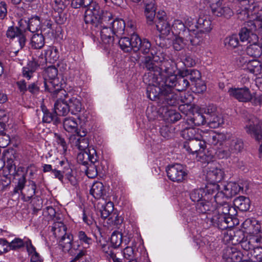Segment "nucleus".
<instances>
[{
	"instance_id": "54",
	"label": "nucleus",
	"mask_w": 262,
	"mask_h": 262,
	"mask_svg": "<svg viewBox=\"0 0 262 262\" xmlns=\"http://www.w3.org/2000/svg\"><path fill=\"white\" fill-rule=\"evenodd\" d=\"M223 122V119L218 114L208 116L206 117V123L210 127L212 128L219 127Z\"/></svg>"
},
{
	"instance_id": "48",
	"label": "nucleus",
	"mask_w": 262,
	"mask_h": 262,
	"mask_svg": "<svg viewBox=\"0 0 262 262\" xmlns=\"http://www.w3.org/2000/svg\"><path fill=\"white\" fill-rule=\"evenodd\" d=\"M73 236L70 234H66L60 237L59 246L64 252H68L72 248Z\"/></svg>"
},
{
	"instance_id": "6",
	"label": "nucleus",
	"mask_w": 262,
	"mask_h": 262,
	"mask_svg": "<svg viewBox=\"0 0 262 262\" xmlns=\"http://www.w3.org/2000/svg\"><path fill=\"white\" fill-rule=\"evenodd\" d=\"M199 139L206 145L208 144L211 145H221L222 143L227 139L226 136L223 133H216L212 130L207 131L200 130Z\"/></svg>"
},
{
	"instance_id": "28",
	"label": "nucleus",
	"mask_w": 262,
	"mask_h": 262,
	"mask_svg": "<svg viewBox=\"0 0 262 262\" xmlns=\"http://www.w3.org/2000/svg\"><path fill=\"white\" fill-rule=\"evenodd\" d=\"M221 189L226 197L230 199L236 195L241 190H243V188L236 183L230 182L227 184L224 185Z\"/></svg>"
},
{
	"instance_id": "17",
	"label": "nucleus",
	"mask_w": 262,
	"mask_h": 262,
	"mask_svg": "<svg viewBox=\"0 0 262 262\" xmlns=\"http://www.w3.org/2000/svg\"><path fill=\"white\" fill-rule=\"evenodd\" d=\"M232 217L217 213H214L211 220L212 225L221 230H225L231 227L232 226Z\"/></svg>"
},
{
	"instance_id": "26",
	"label": "nucleus",
	"mask_w": 262,
	"mask_h": 262,
	"mask_svg": "<svg viewBox=\"0 0 262 262\" xmlns=\"http://www.w3.org/2000/svg\"><path fill=\"white\" fill-rule=\"evenodd\" d=\"M112 13L107 11H104L103 14L100 16V18L98 20V22L93 23L92 25V28L101 29L103 26H111L110 24L113 20Z\"/></svg>"
},
{
	"instance_id": "11",
	"label": "nucleus",
	"mask_w": 262,
	"mask_h": 262,
	"mask_svg": "<svg viewBox=\"0 0 262 262\" xmlns=\"http://www.w3.org/2000/svg\"><path fill=\"white\" fill-rule=\"evenodd\" d=\"M229 95L241 102H249L253 99L252 94L246 86L242 88H231L228 91Z\"/></svg>"
},
{
	"instance_id": "2",
	"label": "nucleus",
	"mask_w": 262,
	"mask_h": 262,
	"mask_svg": "<svg viewBox=\"0 0 262 262\" xmlns=\"http://www.w3.org/2000/svg\"><path fill=\"white\" fill-rule=\"evenodd\" d=\"M121 49L125 52L133 51L139 52L143 54H148L151 50L150 42L146 38L141 39L135 33L131 35L130 37H121L119 41Z\"/></svg>"
},
{
	"instance_id": "19",
	"label": "nucleus",
	"mask_w": 262,
	"mask_h": 262,
	"mask_svg": "<svg viewBox=\"0 0 262 262\" xmlns=\"http://www.w3.org/2000/svg\"><path fill=\"white\" fill-rule=\"evenodd\" d=\"M243 254L233 247H228L223 250V258L225 262H241Z\"/></svg>"
},
{
	"instance_id": "13",
	"label": "nucleus",
	"mask_w": 262,
	"mask_h": 262,
	"mask_svg": "<svg viewBox=\"0 0 262 262\" xmlns=\"http://www.w3.org/2000/svg\"><path fill=\"white\" fill-rule=\"evenodd\" d=\"M104 10H102L99 4L96 2L87 8L85 12L84 21L86 24L93 25L95 22H98L100 16L103 14Z\"/></svg>"
},
{
	"instance_id": "31",
	"label": "nucleus",
	"mask_w": 262,
	"mask_h": 262,
	"mask_svg": "<svg viewBox=\"0 0 262 262\" xmlns=\"http://www.w3.org/2000/svg\"><path fill=\"white\" fill-rule=\"evenodd\" d=\"M159 69L160 73H164L165 74L164 80H165L166 77L172 75H176V74H174L176 69L175 63L172 61H168L167 60L163 61L159 66Z\"/></svg>"
},
{
	"instance_id": "38",
	"label": "nucleus",
	"mask_w": 262,
	"mask_h": 262,
	"mask_svg": "<svg viewBox=\"0 0 262 262\" xmlns=\"http://www.w3.org/2000/svg\"><path fill=\"white\" fill-rule=\"evenodd\" d=\"M110 26L116 36L119 37L124 34L125 24L123 20L118 19L113 20L110 24Z\"/></svg>"
},
{
	"instance_id": "4",
	"label": "nucleus",
	"mask_w": 262,
	"mask_h": 262,
	"mask_svg": "<svg viewBox=\"0 0 262 262\" xmlns=\"http://www.w3.org/2000/svg\"><path fill=\"white\" fill-rule=\"evenodd\" d=\"M256 25L252 20L247 21L239 31L238 36L241 42L246 43L258 42V36L256 34Z\"/></svg>"
},
{
	"instance_id": "42",
	"label": "nucleus",
	"mask_w": 262,
	"mask_h": 262,
	"mask_svg": "<svg viewBox=\"0 0 262 262\" xmlns=\"http://www.w3.org/2000/svg\"><path fill=\"white\" fill-rule=\"evenodd\" d=\"M90 193L96 199L101 198L105 194V189L103 184L100 182L93 183Z\"/></svg>"
},
{
	"instance_id": "62",
	"label": "nucleus",
	"mask_w": 262,
	"mask_h": 262,
	"mask_svg": "<svg viewBox=\"0 0 262 262\" xmlns=\"http://www.w3.org/2000/svg\"><path fill=\"white\" fill-rule=\"evenodd\" d=\"M213 199L216 203V206H219V205L227 203L229 199L226 197L225 193L221 188V190L217 191L214 195H213Z\"/></svg>"
},
{
	"instance_id": "16",
	"label": "nucleus",
	"mask_w": 262,
	"mask_h": 262,
	"mask_svg": "<svg viewBox=\"0 0 262 262\" xmlns=\"http://www.w3.org/2000/svg\"><path fill=\"white\" fill-rule=\"evenodd\" d=\"M182 146L188 153L194 154L203 151L206 145L200 139H194L185 141Z\"/></svg>"
},
{
	"instance_id": "32",
	"label": "nucleus",
	"mask_w": 262,
	"mask_h": 262,
	"mask_svg": "<svg viewBox=\"0 0 262 262\" xmlns=\"http://www.w3.org/2000/svg\"><path fill=\"white\" fill-rule=\"evenodd\" d=\"M187 122L189 125L200 126L206 123V117L202 113L196 112L188 116Z\"/></svg>"
},
{
	"instance_id": "23",
	"label": "nucleus",
	"mask_w": 262,
	"mask_h": 262,
	"mask_svg": "<svg viewBox=\"0 0 262 262\" xmlns=\"http://www.w3.org/2000/svg\"><path fill=\"white\" fill-rule=\"evenodd\" d=\"M214 213L220 214L223 216L232 217L236 215L235 208L228 202L216 206Z\"/></svg>"
},
{
	"instance_id": "24",
	"label": "nucleus",
	"mask_w": 262,
	"mask_h": 262,
	"mask_svg": "<svg viewBox=\"0 0 262 262\" xmlns=\"http://www.w3.org/2000/svg\"><path fill=\"white\" fill-rule=\"evenodd\" d=\"M93 156H98L96 150L92 147V149L83 151L79 153L77 157V160L79 164L85 166L92 162Z\"/></svg>"
},
{
	"instance_id": "22",
	"label": "nucleus",
	"mask_w": 262,
	"mask_h": 262,
	"mask_svg": "<svg viewBox=\"0 0 262 262\" xmlns=\"http://www.w3.org/2000/svg\"><path fill=\"white\" fill-rule=\"evenodd\" d=\"M145 5V14L147 19L148 24L151 25L154 24V20L156 19V7L155 6L154 0H144Z\"/></svg>"
},
{
	"instance_id": "20",
	"label": "nucleus",
	"mask_w": 262,
	"mask_h": 262,
	"mask_svg": "<svg viewBox=\"0 0 262 262\" xmlns=\"http://www.w3.org/2000/svg\"><path fill=\"white\" fill-rule=\"evenodd\" d=\"M97 32H100L101 39L102 42L106 45V47H109L114 43V32L111 26H103L101 29H97Z\"/></svg>"
},
{
	"instance_id": "43",
	"label": "nucleus",
	"mask_w": 262,
	"mask_h": 262,
	"mask_svg": "<svg viewBox=\"0 0 262 262\" xmlns=\"http://www.w3.org/2000/svg\"><path fill=\"white\" fill-rule=\"evenodd\" d=\"M165 108H163L162 114L163 116L167 122L170 123H174L179 121L182 117L181 115L179 113L177 112L176 110L172 109H166L165 112Z\"/></svg>"
},
{
	"instance_id": "53",
	"label": "nucleus",
	"mask_w": 262,
	"mask_h": 262,
	"mask_svg": "<svg viewBox=\"0 0 262 262\" xmlns=\"http://www.w3.org/2000/svg\"><path fill=\"white\" fill-rule=\"evenodd\" d=\"M59 58L57 50L53 48L50 47L45 51V58H43L44 63L48 61L50 63H54L57 61Z\"/></svg>"
},
{
	"instance_id": "15",
	"label": "nucleus",
	"mask_w": 262,
	"mask_h": 262,
	"mask_svg": "<svg viewBox=\"0 0 262 262\" xmlns=\"http://www.w3.org/2000/svg\"><path fill=\"white\" fill-rule=\"evenodd\" d=\"M161 78V77H159ZM159 78H157L156 84H158V86L155 84L149 83V85L147 88L146 94L147 97L152 101H157V102L160 104V95L162 93V89L165 85L164 80L163 81H159Z\"/></svg>"
},
{
	"instance_id": "25",
	"label": "nucleus",
	"mask_w": 262,
	"mask_h": 262,
	"mask_svg": "<svg viewBox=\"0 0 262 262\" xmlns=\"http://www.w3.org/2000/svg\"><path fill=\"white\" fill-rule=\"evenodd\" d=\"M99 165L98 156H93L92 162L85 166L84 169L86 175L89 178L94 179L97 176L99 170Z\"/></svg>"
},
{
	"instance_id": "12",
	"label": "nucleus",
	"mask_w": 262,
	"mask_h": 262,
	"mask_svg": "<svg viewBox=\"0 0 262 262\" xmlns=\"http://www.w3.org/2000/svg\"><path fill=\"white\" fill-rule=\"evenodd\" d=\"M156 24L158 31L164 35H168L172 30L170 24L167 20L166 13L164 11H160L157 13L154 24Z\"/></svg>"
},
{
	"instance_id": "63",
	"label": "nucleus",
	"mask_w": 262,
	"mask_h": 262,
	"mask_svg": "<svg viewBox=\"0 0 262 262\" xmlns=\"http://www.w3.org/2000/svg\"><path fill=\"white\" fill-rule=\"evenodd\" d=\"M89 140L87 138H78L76 142V146L82 151L92 149L91 147H89Z\"/></svg>"
},
{
	"instance_id": "40",
	"label": "nucleus",
	"mask_w": 262,
	"mask_h": 262,
	"mask_svg": "<svg viewBox=\"0 0 262 262\" xmlns=\"http://www.w3.org/2000/svg\"><path fill=\"white\" fill-rule=\"evenodd\" d=\"M233 204L239 210L246 211L250 207V200L248 198L239 196L234 200Z\"/></svg>"
},
{
	"instance_id": "37",
	"label": "nucleus",
	"mask_w": 262,
	"mask_h": 262,
	"mask_svg": "<svg viewBox=\"0 0 262 262\" xmlns=\"http://www.w3.org/2000/svg\"><path fill=\"white\" fill-rule=\"evenodd\" d=\"M54 110L57 116H64L70 112L69 107L66 100H58L54 104Z\"/></svg>"
},
{
	"instance_id": "51",
	"label": "nucleus",
	"mask_w": 262,
	"mask_h": 262,
	"mask_svg": "<svg viewBox=\"0 0 262 262\" xmlns=\"http://www.w3.org/2000/svg\"><path fill=\"white\" fill-rule=\"evenodd\" d=\"M159 66L154 62L149 56L145 57L143 61V68L144 69L149 72L158 73L160 74Z\"/></svg>"
},
{
	"instance_id": "18",
	"label": "nucleus",
	"mask_w": 262,
	"mask_h": 262,
	"mask_svg": "<svg viewBox=\"0 0 262 262\" xmlns=\"http://www.w3.org/2000/svg\"><path fill=\"white\" fill-rule=\"evenodd\" d=\"M205 172H206L205 178L210 183H217L222 180L223 177V171L221 169L212 166L209 164Z\"/></svg>"
},
{
	"instance_id": "8",
	"label": "nucleus",
	"mask_w": 262,
	"mask_h": 262,
	"mask_svg": "<svg viewBox=\"0 0 262 262\" xmlns=\"http://www.w3.org/2000/svg\"><path fill=\"white\" fill-rule=\"evenodd\" d=\"M166 172L168 178L171 181L177 183L184 182L188 174L185 167L178 163L168 166Z\"/></svg>"
},
{
	"instance_id": "41",
	"label": "nucleus",
	"mask_w": 262,
	"mask_h": 262,
	"mask_svg": "<svg viewBox=\"0 0 262 262\" xmlns=\"http://www.w3.org/2000/svg\"><path fill=\"white\" fill-rule=\"evenodd\" d=\"M181 73L185 77L187 81H190L192 84H193L201 78V73L197 70L186 69L181 71Z\"/></svg>"
},
{
	"instance_id": "30",
	"label": "nucleus",
	"mask_w": 262,
	"mask_h": 262,
	"mask_svg": "<svg viewBox=\"0 0 262 262\" xmlns=\"http://www.w3.org/2000/svg\"><path fill=\"white\" fill-rule=\"evenodd\" d=\"M45 44V38L41 33H34L30 38L29 46L32 49H42Z\"/></svg>"
},
{
	"instance_id": "44",
	"label": "nucleus",
	"mask_w": 262,
	"mask_h": 262,
	"mask_svg": "<svg viewBox=\"0 0 262 262\" xmlns=\"http://www.w3.org/2000/svg\"><path fill=\"white\" fill-rule=\"evenodd\" d=\"M227 235H229V240L231 241L233 245L241 244L245 239L244 233L241 230H237L235 231L230 230L227 231Z\"/></svg>"
},
{
	"instance_id": "14",
	"label": "nucleus",
	"mask_w": 262,
	"mask_h": 262,
	"mask_svg": "<svg viewBox=\"0 0 262 262\" xmlns=\"http://www.w3.org/2000/svg\"><path fill=\"white\" fill-rule=\"evenodd\" d=\"M44 59L42 55L39 56L38 58H33L29 61L27 65L23 68V75L24 77L30 79L33 76V74L37 71L40 66L44 64Z\"/></svg>"
},
{
	"instance_id": "33",
	"label": "nucleus",
	"mask_w": 262,
	"mask_h": 262,
	"mask_svg": "<svg viewBox=\"0 0 262 262\" xmlns=\"http://www.w3.org/2000/svg\"><path fill=\"white\" fill-rule=\"evenodd\" d=\"M61 166H63L62 173L64 174L66 178L69 180L73 186L77 184V180L76 177L73 175V170L71 168L70 164L67 161H61L59 162Z\"/></svg>"
},
{
	"instance_id": "9",
	"label": "nucleus",
	"mask_w": 262,
	"mask_h": 262,
	"mask_svg": "<svg viewBox=\"0 0 262 262\" xmlns=\"http://www.w3.org/2000/svg\"><path fill=\"white\" fill-rule=\"evenodd\" d=\"M195 33L193 37L200 38V44L202 42L205 35L212 30L211 22L207 16H200L194 25Z\"/></svg>"
},
{
	"instance_id": "45",
	"label": "nucleus",
	"mask_w": 262,
	"mask_h": 262,
	"mask_svg": "<svg viewBox=\"0 0 262 262\" xmlns=\"http://www.w3.org/2000/svg\"><path fill=\"white\" fill-rule=\"evenodd\" d=\"M212 13L215 16L224 17L226 18H229L233 15V11L230 7L222 5Z\"/></svg>"
},
{
	"instance_id": "39",
	"label": "nucleus",
	"mask_w": 262,
	"mask_h": 262,
	"mask_svg": "<svg viewBox=\"0 0 262 262\" xmlns=\"http://www.w3.org/2000/svg\"><path fill=\"white\" fill-rule=\"evenodd\" d=\"M200 130L199 128L194 127H186L181 132V136L187 141L194 139H199Z\"/></svg>"
},
{
	"instance_id": "57",
	"label": "nucleus",
	"mask_w": 262,
	"mask_h": 262,
	"mask_svg": "<svg viewBox=\"0 0 262 262\" xmlns=\"http://www.w3.org/2000/svg\"><path fill=\"white\" fill-rule=\"evenodd\" d=\"M229 149L232 153H237L241 151L244 148V143L242 139L233 138L229 144Z\"/></svg>"
},
{
	"instance_id": "52",
	"label": "nucleus",
	"mask_w": 262,
	"mask_h": 262,
	"mask_svg": "<svg viewBox=\"0 0 262 262\" xmlns=\"http://www.w3.org/2000/svg\"><path fill=\"white\" fill-rule=\"evenodd\" d=\"M67 228L61 222H55L52 226L51 230L55 237L60 238L67 234Z\"/></svg>"
},
{
	"instance_id": "60",
	"label": "nucleus",
	"mask_w": 262,
	"mask_h": 262,
	"mask_svg": "<svg viewBox=\"0 0 262 262\" xmlns=\"http://www.w3.org/2000/svg\"><path fill=\"white\" fill-rule=\"evenodd\" d=\"M204 196L203 188L194 189L190 193V198L191 201L198 203L204 199Z\"/></svg>"
},
{
	"instance_id": "55",
	"label": "nucleus",
	"mask_w": 262,
	"mask_h": 262,
	"mask_svg": "<svg viewBox=\"0 0 262 262\" xmlns=\"http://www.w3.org/2000/svg\"><path fill=\"white\" fill-rule=\"evenodd\" d=\"M221 147H217L215 152V156L219 159H227L230 157L231 151L227 145H223V142Z\"/></svg>"
},
{
	"instance_id": "64",
	"label": "nucleus",
	"mask_w": 262,
	"mask_h": 262,
	"mask_svg": "<svg viewBox=\"0 0 262 262\" xmlns=\"http://www.w3.org/2000/svg\"><path fill=\"white\" fill-rule=\"evenodd\" d=\"M250 254L257 261L260 262L262 261V247L255 246L253 250L251 251Z\"/></svg>"
},
{
	"instance_id": "61",
	"label": "nucleus",
	"mask_w": 262,
	"mask_h": 262,
	"mask_svg": "<svg viewBox=\"0 0 262 262\" xmlns=\"http://www.w3.org/2000/svg\"><path fill=\"white\" fill-rule=\"evenodd\" d=\"M26 241L23 239L16 237L12 242L9 243V249L12 250H18L25 247Z\"/></svg>"
},
{
	"instance_id": "58",
	"label": "nucleus",
	"mask_w": 262,
	"mask_h": 262,
	"mask_svg": "<svg viewBox=\"0 0 262 262\" xmlns=\"http://www.w3.org/2000/svg\"><path fill=\"white\" fill-rule=\"evenodd\" d=\"M230 2H232L236 4V6L239 8L237 10V12L238 14H246L248 11V5L250 2L249 0H228Z\"/></svg>"
},
{
	"instance_id": "47",
	"label": "nucleus",
	"mask_w": 262,
	"mask_h": 262,
	"mask_svg": "<svg viewBox=\"0 0 262 262\" xmlns=\"http://www.w3.org/2000/svg\"><path fill=\"white\" fill-rule=\"evenodd\" d=\"M62 125L68 132L74 133L77 130L78 124L75 119L73 117L64 118L62 121Z\"/></svg>"
},
{
	"instance_id": "5",
	"label": "nucleus",
	"mask_w": 262,
	"mask_h": 262,
	"mask_svg": "<svg viewBox=\"0 0 262 262\" xmlns=\"http://www.w3.org/2000/svg\"><path fill=\"white\" fill-rule=\"evenodd\" d=\"M164 83L166 85L171 87L173 90L179 92L186 90L190 85V83L187 80L185 77L181 73V71H179L176 75H172L166 77L164 80Z\"/></svg>"
},
{
	"instance_id": "56",
	"label": "nucleus",
	"mask_w": 262,
	"mask_h": 262,
	"mask_svg": "<svg viewBox=\"0 0 262 262\" xmlns=\"http://www.w3.org/2000/svg\"><path fill=\"white\" fill-rule=\"evenodd\" d=\"M256 240L257 238L255 237L254 235H251L249 238L247 237L245 238L240 245L244 250L249 251L250 253L251 251L255 248V244L256 243Z\"/></svg>"
},
{
	"instance_id": "27",
	"label": "nucleus",
	"mask_w": 262,
	"mask_h": 262,
	"mask_svg": "<svg viewBox=\"0 0 262 262\" xmlns=\"http://www.w3.org/2000/svg\"><path fill=\"white\" fill-rule=\"evenodd\" d=\"M110 240L112 246L114 248L126 246L128 242L127 238L124 237L123 234L118 231H115L112 233Z\"/></svg>"
},
{
	"instance_id": "7",
	"label": "nucleus",
	"mask_w": 262,
	"mask_h": 262,
	"mask_svg": "<svg viewBox=\"0 0 262 262\" xmlns=\"http://www.w3.org/2000/svg\"><path fill=\"white\" fill-rule=\"evenodd\" d=\"M162 90L160 105L164 108L167 105L174 106L179 103L180 97L171 87L165 84Z\"/></svg>"
},
{
	"instance_id": "3",
	"label": "nucleus",
	"mask_w": 262,
	"mask_h": 262,
	"mask_svg": "<svg viewBox=\"0 0 262 262\" xmlns=\"http://www.w3.org/2000/svg\"><path fill=\"white\" fill-rule=\"evenodd\" d=\"M58 70L55 66H49L44 71L43 84L45 90L56 95L58 93L65 92L62 89L59 79L57 77Z\"/></svg>"
},
{
	"instance_id": "49",
	"label": "nucleus",
	"mask_w": 262,
	"mask_h": 262,
	"mask_svg": "<svg viewBox=\"0 0 262 262\" xmlns=\"http://www.w3.org/2000/svg\"><path fill=\"white\" fill-rule=\"evenodd\" d=\"M69 111L72 114L76 115L81 110V103L79 99L72 97L67 100Z\"/></svg>"
},
{
	"instance_id": "21",
	"label": "nucleus",
	"mask_w": 262,
	"mask_h": 262,
	"mask_svg": "<svg viewBox=\"0 0 262 262\" xmlns=\"http://www.w3.org/2000/svg\"><path fill=\"white\" fill-rule=\"evenodd\" d=\"M171 32L173 34H178V35H182V33H186L188 35H194L195 29L189 28L186 29L184 23L180 20H175L171 27Z\"/></svg>"
},
{
	"instance_id": "1",
	"label": "nucleus",
	"mask_w": 262,
	"mask_h": 262,
	"mask_svg": "<svg viewBox=\"0 0 262 262\" xmlns=\"http://www.w3.org/2000/svg\"><path fill=\"white\" fill-rule=\"evenodd\" d=\"M19 27H9L6 32L8 38L13 39L16 38L20 49H23L27 41L26 31L34 32L38 30L40 25L39 17L35 16L28 20L21 19L19 21Z\"/></svg>"
},
{
	"instance_id": "35",
	"label": "nucleus",
	"mask_w": 262,
	"mask_h": 262,
	"mask_svg": "<svg viewBox=\"0 0 262 262\" xmlns=\"http://www.w3.org/2000/svg\"><path fill=\"white\" fill-rule=\"evenodd\" d=\"M221 188L220 185L217 183L208 182L205 187L203 188L204 190V198L211 201L213 195H214L217 191L221 190Z\"/></svg>"
},
{
	"instance_id": "34",
	"label": "nucleus",
	"mask_w": 262,
	"mask_h": 262,
	"mask_svg": "<svg viewBox=\"0 0 262 262\" xmlns=\"http://www.w3.org/2000/svg\"><path fill=\"white\" fill-rule=\"evenodd\" d=\"M197 211L201 213H210L211 212L214 211L215 208L212 204L210 200L204 199L197 203L196 204Z\"/></svg>"
},
{
	"instance_id": "10",
	"label": "nucleus",
	"mask_w": 262,
	"mask_h": 262,
	"mask_svg": "<svg viewBox=\"0 0 262 262\" xmlns=\"http://www.w3.org/2000/svg\"><path fill=\"white\" fill-rule=\"evenodd\" d=\"M200 39L197 37H193V36L182 33V35H178L173 40V47L176 51H181L187 45L195 46L200 45Z\"/></svg>"
},
{
	"instance_id": "50",
	"label": "nucleus",
	"mask_w": 262,
	"mask_h": 262,
	"mask_svg": "<svg viewBox=\"0 0 262 262\" xmlns=\"http://www.w3.org/2000/svg\"><path fill=\"white\" fill-rule=\"evenodd\" d=\"M77 236L80 244L83 245L85 248H89L93 242L90 234L80 230L77 232Z\"/></svg>"
},
{
	"instance_id": "29",
	"label": "nucleus",
	"mask_w": 262,
	"mask_h": 262,
	"mask_svg": "<svg viewBox=\"0 0 262 262\" xmlns=\"http://www.w3.org/2000/svg\"><path fill=\"white\" fill-rule=\"evenodd\" d=\"M26 171L25 170V168L21 166L18 167L17 176L15 178L18 180V182L14 189V193H18L19 191H21L24 188L26 183Z\"/></svg>"
},
{
	"instance_id": "59",
	"label": "nucleus",
	"mask_w": 262,
	"mask_h": 262,
	"mask_svg": "<svg viewBox=\"0 0 262 262\" xmlns=\"http://www.w3.org/2000/svg\"><path fill=\"white\" fill-rule=\"evenodd\" d=\"M225 46L227 48L234 49L237 47L239 44L238 36L236 34L226 37L224 41Z\"/></svg>"
},
{
	"instance_id": "36",
	"label": "nucleus",
	"mask_w": 262,
	"mask_h": 262,
	"mask_svg": "<svg viewBox=\"0 0 262 262\" xmlns=\"http://www.w3.org/2000/svg\"><path fill=\"white\" fill-rule=\"evenodd\" d=\"M43 116L42 117V121L45 123H50L52 122L54 125H58L61 123V120L58 117L57 115L54 112H51L47 109H42Z\"/></svg>"
},
{
	"instance_id": "46",
	"label": "nucleus",
	"mask_w": 262,
	"mask_h": 262,
	"mask_svg": "<svg viewBox=\"0 0 262 262\" xmlns=\"http://www.w3.org/2000/svg\"><path fill=\"white\" fill-rule=\"evenodd\" d=\"M246 48V53L248 55L254 57L259 58L262 54V48L257 42L250 43Z\"/></svg>"
}]
</instances>
